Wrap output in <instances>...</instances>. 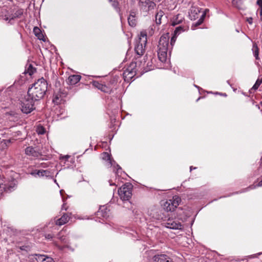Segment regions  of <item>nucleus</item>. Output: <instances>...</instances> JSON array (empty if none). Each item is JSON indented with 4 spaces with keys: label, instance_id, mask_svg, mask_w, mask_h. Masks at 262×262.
<instances>
[{
    "label": "nucleus",
    "instance_id": "obj_1",
    "mask_svg": "<svg viewBox=\"0 0 262 262\" xmlns=\"http://www.w3.org/2000/svg\"><path fill=\"white\" fill-rule=\"evenodd\" d=\"M47 82L43 78L38 79L29 88V96L37 101L42 99L47 91Z\"/></svg>",
    "mask_w": 262,
    "mask_h": 262
},
{
    "label": "nucleus",
    "instance_id": "obj_2",
    "mask_svg": "<svg viewBox=\"0 0 262 262\" xmlns=\"http://www.w3.org/2000/svg\"><path fill=\"white\" fill-rule=\"evenodd\" d=\"M169 35L168 33L162 35L158 46V56L162 62H165L167 58V51L169 48Z\"/></svg>",
    "mask_w": 262,
    "mask_h": 262
},
{
    "label": "nucleus",
    "instance_id": "obj_3",
    "mask_svg": "<svg viewBox=\"0 0 262 262\" xmlns=\"http://www.w3.org/2000/svg\"><path fill=\"white\" fill-rule=\"evenodd\" d=\"M138 62V61L132 62L124 70L123 75L125 81L132 79L136 75L137 71L141 67V64Z\"/></svg>",
    "mask_w": 262,
    "mask_h": 262
},
{
    "label": "nucleus",
    "instance_id": "obj_4",
    "mask_svg": "<svg viewBox=\"0 0 262 262\" xmlns=\"http://www.w3.org/2000/svg\"><path fill=\"white\" fill-rule=\"evenodd\" d=\"M36 100L32 99L31 96H29V94L25 97L21 101V110L25 114L31 113L35 109L34 102Z\"/></svg>",
    "mask_w": 262,
    "mask_h": 262
},
{
    "label": "nucleus",
    "instance_id": "obj_5",
    "mask_svg": "<svg viewBox=\"0 0 262 262\" xmlns=\"http://www.w3.org/2000/svg\"><path fill=\"white\" fill-rule=\"evenodd\" d=\"M133 185L127 183L123 185L118 190V194L123 201L129 200L132 195Z\"/></svg>",
    "mask_w": 262,
    "mask_h": 262
},
{
    "label": "nucleus",
    "instance_id": "obj_6",
    "mask_svg": "<svg viewBox=\"0 0 262 262\" xmlns=\"http://www.w3.org/2000/svg\"><path fill=\"white\" fill-rule=\"evenodd\" d=\"M181 199L177 196H174L172 199L166 201L163 205V208L166 211H173L179 206Z\"/></svg>",
    "mask_w": 262,
    "mask_h": 262
},
{
    "label": "nucleus",
    "instance_id": "obj_7",
    "mask_svg": "<svg viewBox=\"0 0 262 262\" xmlns=\"http://www.w3.org/2000/svg\"><path fill=\"white\" fill-rule=\"evenodd\" d=\"M189 29V27L184 23L182 25L176 28L174 31L173 36L171 38L170 45L171 46L174 43L176 38L181 33L187 31Z\"/></svg>",
    "mask_w": 262,
    "mask_h": 262
},
{
    "label": "nucleus",
    "instance_id": "obj_8",
    "mask_svg": "<svg viewBox=\"0 0 262 262\" xmlns=\"http://www.w3.org/2000/svg\"><path fill=\"white\" fill-rule=\"evenodd\" d=\"M166 227L172 229H181L182 225L178 221L168 219L166 223Z\"/></svg>",
    "mask_w": 262,
    "mask_h": 262
},
{
    "label": "nucleus",
    "instance_id": "obj_9",
    "mask_svg": "<svg viewBox=\"0 0 262 262\" xmlns=\"http://www.w3.org/2000/svg\"><path fill=\"white\" fill-rule=\"evenodd\" d=\"M25 154L29 156L34 158H38L41 156V154L39 151H37L32 146H29L25 149Z\"/></svg>",
    "mask_w": 262,
    "mask_h": 262
},
{
    "label": "nucleus",
    "instance_id": "obj_10",
    "mask_svg": "<svg viewBox=\"0 0 262 262\" xmlns=\"http://www.w3.org/2000/svg\"><path fill=\"white\" fill-rule=\"evenodd\" d=\"M146 43H142L141 41H138L135 45V50L139 57L144 53V48Z\"/></svg>",
    "mask_w": 262,
    "mask_h": 262
},
{
    "label": "nucleus",
    "instance_id": "obj_11",
    "mask_svg": "<svg viewBox=\"0 0 262 262\" xmlns=\"http://www.w3.org/2000/svg\"><path fill=\"white\" fill-rule=\"evenodd\" d=\"M184 20V17L182 14H178L174 16L171 20V25L175 26L177 25L182 24Z\"/></svg>",
    "mask_w": 262,
    "mask_h": 262
},
{
    "label": "nucleus",
    "instance_id": "obj_12",
    "mask_svg": "<svg viewBox=\"0 0 262 262\" xmlns=\"http://www.w3.org/2000/svg\"><path fill=\"white\" fill-rule=\"evenodd\" d=\"M70 219V216L68 213H64L60 219L56 221L55 224L59 226L63 225L68 222Z\"/></svg>",
    "mask_w": 262,
    "mask_h": 262
},
{
    "label": "nucleus",
    "instance_id": "obj_13",
    "mask_svg": "<svg viewBox=\"0 0 262 262\" xmlns=\"http://www.w3.org/2000/svg\"><path fill=\"white\" fill-rule=\"evenodd\" d=\"M23 14V10L22 9H19L13 14L10 15L9 16H5L4 19L6 21L8 20L10 21L11 20H13L15 18H19Z\"/></svg>",
    "mask_w": 262,
    "mask_h": 262
},
{
    "label": "nucleus",
    "instance_id": "obj_14",
    "mask_svg": "<svg viewBox=\"0 0 262 262\" xmlns=\"http://www.w3.org/2000/svg\"><path fill=\"white\" fill-rule=\"evenodd\" d=\"M80 79L81 76L80 75H71L68 77L67 82L71 85H74L80 81Z\"/></svg>",
    "mask_w": 262,
    "mask_h": 262
},
{
    "label": "nucleus",
    "instance_id": "obj_15",
    "mask_svg": "<svg viewBox=\"0 0 262 262\" xmlns=\"http://www.w3.org/2000/svg\"><path fill=\"white\" fill-rule=\"evenodd\" d=\"M155 262H172L169 257L166 255H159L155 256Z\"/></svg>",
    "mask_w": 262,
    "mask_h": 262
},
{
    "label": "nucleus",
    "instance_id": "obj_16",
    "mask_svg": "<svg viewBox=\"0 0 262 262\" xmlns=\"http://www.w3.org/2000/svg\"><path fill=\"white\" fill-rule=\"evenodd\" d=\"M128 23L131 27H135L136 25V13L132 11L128 17Z\"/></svg>",
    "mask_w": 262,
    "mask_h": 262
},
{
    "label": "nucleus",
    "instance_id": "obj_17",
    "mask_svg": "<svg viewBox=\"0 0 262 262\" xmlns=\"http://www.w3.org/2000/svg\"><path fill=\"white\" fill-rule=\"evenodd\" d=\"M138 40L141 41L142 43H146L147 33L145 31H142L140 32Z\"/></svg>",
    "mask_w": 262,
    "mask_h": 262
},
{
    "label": "nucleus",
    "instance_id": "obj_18",
    "mask_svg": "<svg viewBox=\"0 0 262 262\" xmlns=\"http://www.w3.org/2000/svg\"><path fill=\"white\" fill-rule=\"evenodd\" d=\"M33 32L36 36L40 40H43V35L40 29L37 27H35L33 29Z\"/></svg>",
    "mask_w": 262,
    "mask_h": 262
},
{
    "label": "nucleus",
    "instance_id": "obj_19",
    "mask_svg": "<svg viewBox=\"0 0 262 262\" xmlns=\"http://www.w3.org/2000/svg\"><path fill=\"white\" fill-rule=\"evenodd\" d=\"M164 12L163 11L160 10L158 11L155 16L156 18V22L157 24L160 25L162 23V18L164 16Z\"/></svg>",
    "mask_w": 262,
    "mask_h": 262
},
{
    "label": "nucleus",
    "instance_id": "obj_20",
    "mask_svg": "<svg viewBox=\"0 0 262 262\" xmlns=\"http://www.w3.org/2000/svg\"><path fill=\"white\" fill-rule=\"evenodd\" d=\"M66 96V94L63 93H56L54 95L53 101L55 103H59L62 98Z\"/></svg>",
    "mask_w": 262,
    "mask_h": 262
},
{
    "label": "nucleus",
    "instance_id": "obj_21",
    "mask_svg": "<svg viewBox=\"0 0 262 262\" xmlns=\"http://www.w3.org/2000/svg\"><path fill=\"white\" fill-rule=\"evenodd\" d=\"M198 12H200L198 9H192L190 10V13L189 14L190 17L191 19H195L196 18H198V16H196L198 15Z\"/></svg>",
    "mask_w": 262,
    "mask_h": 262
},
{
    "label": "nucleus",
    "instance_id": "obj_22",
    "mask_svg": "<svg viewBox=\"0 0 262 262\" xmlns=\"http://www.w3.org/2000/svg\"><path fill=\"white\" fill-rule=\"evenodd\" d=\"M252 50L253 51V55L255 57L256 59H259V49L255 43H253Z\"/></svg>",
    "mask_w": 262,
    "mask_h": 262
},
{
    "label": "nucleus",
    "instance_id": "obj_23",
    "mask_svg": "<svg viewBox=\"0 0 262 262\" xmlns=\"http://www.w3.org/2000/svg\"><path fill=\"white\" fill-rule=\"evenodd\" d=\"M101 157L103 160L107 161L110 165L112 166L113 165L112 162L111 160V156L107 152H103L102 154Z\"/></svg>",
    "mask_w": 262,
    "mask_h": 262
},
{
    "label": "nucleus",
    "instance_id": "obj_24",
    "mask_svg": "<svg viewBox=\"0 0 262 262\" xmlns=\"http://www.w3.org/2000/svg\"><path fill=\"white\" fill-rule=\"evenodd\" d=\"M262 83V79H258L255 82V84L253 86V87L251 89V91H256L257 90L259 85Z\"/></svg>",
    "mask_w": 262,
    "mask_h": 262
},
{
    "label": "nucleus",
    "instance_id": "obj_25",
    "mask_svg": "<svg viewBox=\"0 0 262 262\" xmlns=\"http://www.w3.org/2000/svg\"><path fill=\"white\" fill-rule=\"evenodd\" d=\"M232 5L237 8H240L242 5V0H232Z\"/></svg>",
    "mask_w": 262,
    "mask_h": 262
},
{
    "label": "nucleus",
    "instance_id": "obj_26",
    "mask_svg": "<svg viewBox=\"0 0 262 262\" xmlns=\"http://www.w3.org/2000/svg\"><path fill=\"white\" fill-rule=\"evenodd\" d=\"M49 172L48 170H39L37 171L36 174L39 177H43L44 176H47V174H49Z\"/></svg>",
    "mask_w": 262,
    "mask_h": 262
},
{
    "label": "nucleus",
    "instance_id": "obj_27",
    "mask_svg": "<svg viewBox=\"0 0 262 262\" xmlns=\"http://www.w3.org/2000/svg\"><path fill=\"white\" fill-rule=\"evenodd\" d=\"M35 72V69H34L33 66L31 64L29 65L27 73L29 74V75H32Z\"/></svg>",
    "mask_w": 262,
    "mask_h": 262
},
{
    "label": "nucleus",
    "instance_id": "obj_28",
    "mask_svg": "<svg viewBox=\"0 0 262 262\" xmlns=\"http://www.w3.org/2000/svg\"><path fill=\"white\" fill-rule=\"evenodd\" d=\"M44 255L37 254H36V258L37 259V262H43L46 257Z\"/></svg>",
    "mask_w": 262,
    "mask_h": 262
},
{
    "label": "nucleus",
    "instance_id": "obj_29",
    "mask_svg": "<svg viewBox=\"0 0 262 262\" xmlns=\"http://www.w3.org/2000/svg\"><path fill=\"white\" fill-rule=\"evenodd\" d=\"M204 17H205V14L203 13L201 15L200 19L197 21L196 23H195V24H194V26L195 27H196V26L200 25L203 23Z\"/></svg>",
    "mask_w": 262,
    "mask_h": 262
},
{
    "label": "nucleus",
    "instance_id": "obj_30",
    "mask_svg": "<svg viewBox=\"0 0 262 262\" xmlns=\"http://www.w3.org/2000/svg\"><path fill=\"white\" fill-rule=\"evenodd\" d=\"M29 262H37L36 254L29 256Z\"/></svg>",
    "mask_w": 262,
    "mask_h": 262
},
{
    "label": "nucleus",
    "instance_id": "obj_31",
    "mask_svg": "<svg viewBox=\"0 0 262 262\" xmlns=\"http://www.w3.org/2000/svg\"><path fill=\"white\" fill-rule=\"evenodd\" d=\"M97 215H101L103 217H107L108 216V215L107 214V213L106 211H105L104 212V213H103L102 210H99L97 213Z\"/></svg>",
    "mask_w": 262,
    "mask_h": 262
},
{
    "label": "nucleus",
    "instance_id": "obj_32",
    "mask_svg": "<svg viewBox=\"0 0 262 262\" xmlns=\"http://www.w3.org/2000/svg\"><path fill=\"white\" fill-rule=\"evenodd\" d=\"M101 88V90L105 93H108L110 91V89L105 85L102 84V86Z\"/></svg>",
    "mask_w": 262,
    "mask_h": 262
},
{
    "label": "nucleus",
    "instance_id": "obj_33",
    "mask_svg": "<svg viewBox=\"0 0 262 262\" xmlns=\"http://www.w3.org/2000/svg\"><path fill=\"white\" fill-rule=\"evenodd\" d=\"M37 131L39 134L42 135L45 133V129L43 127L41 126V127H38Z\"/></svg>",
    "mask_w": 262,
    "mask_h": 262
},
{
    "label": "nucleus",
    "instance_id": "obj_34",
    "mask_svg": "<svg viewBox=\"0 0 262 262\" xmlns=\"http://www.w3.org/2000/svg\"><path fill=\"white\" fill-rule=\"evenodd\" d=\"M93 85H94L95 87L97 88L98 89H99V90H101V87H102V84L100 83H99V82H97V81H94V82H93Z\"/></svg>",
    "mask_w": 262,
    "mask_h": 262
},
{
    "label": "nucleus",
    "instance_id": "obj_35",
    "mask_svg": "<svg viewBox=\"0 0 262 262\" xmlns=\"http://www.w3.org/2000/svg\"><path fill=\"white\" fill-rule=\"evenodd\" d=\"M110 2L112 3V5L114 8H117L118 6V3L116 0H108Z\"/></svg>",
    "mask_w": 262,
    "mask_h": 262
},
{
    "label": "nucleus",
    "instance_id": "obj_36",
    "mask_svg": "<svg viewBox=\"0 0 262 262\" xmlns=\"http://www.w3.org/2000/svg\"><path fill=\"white\" fill-rule=\"evenodd\" d=\"M43 262H54V260L49 257H46Z\"/></svg>",
    "mask_w": 262,
    "mask_h": 262
},
{
    "label": "nucleus",
    "instance_id": "obj_37",
    "mask_svg": "<svg viewBox=\"0 0 262 262\" xmlns=\"http://www.w3.org/2000/svg\"><path fill=\"white\" fill-rule=\"evenodd\" d=\"M45 236L46 238L48 239H51L53 237V235L51 234H46Z\"/></svg>",
    "mask_w": 262,
    "mask_h": 262
},
{
    "label": "nucleus",
    "instance_id": "obj_38",
    "mask_svg": "<svg viewBox=\"0 0 262 262\" xmlns=\"http://www.w3.org/2000/svg\"><path fill=\"white\" fill-rule=\"evenodd\" d=\"M256 186H257V187L262 186V180L260 181H259L256 185L254 186V187H252V186H251V187H252V188H255Z\"/></svg>",
    "mask_w": 262,
    "mask_h": 262
},
{
    "label": "nucleus",
    "instance_id": "obj_39",
    "mask_svg": "<svg viewBox=\"0 0 262 262\" xmlns=\"http://www.w3.org/2000/svg\"><path fill=\"white\" fill-rule=\"evenodd\" d=\"M247 21L250 24H252L253 22V19L252 17L247 18Z\"/></svg>",
    "mask_w": 262,
    "mask_h": 262
},
{
    "label": "nucleus",
    "instance_id": "obj_40",
    "mask_svg": "<svg viewBox=\"0 0 262 262\" xmlns=\"http://www.w3.org/2000/svg\"><path fill=\"white\" fill-rule=\"evenodd\" d=\"M257 3L258 5L261 6L262 5V0H258L257 2Z\"/></svg>",
    "mask_w": 262,
    "mask_h": 262
},
{
    "label": "nucleus",
    "instance_id": "obj_41",
    "mask_svg": "<svg viewBox=\"0 0 262 262\" xmlns=\"http://www.w3.org/2000/svg\"><path fill=\"white\" fill-rule=\"evenodd\" d=\"M117 166L118 167V168L117 169V172H118L119 170L121 169V167L118 165H117Z\"/></svg>",
    "mask_w": 262,
    "mask_h": 262
},
{
    "label": "nucleus",
    "instance_id": "obj_42",
    "mask_svg": "<svg viewBox=\"0 0 262 262\" xmlns=\"http://www.w3.org/2000/svg\"><path fill=\"white\" fill-rule=\"evenodd\" d=\"M64 209L66 210H67V208H65V207H64V204H63V205H62V209Z\"/></svg>",
    "mask_w": 262,
    "mask_h": 262
},
{
    "label": "nucleus",
    "instance_id": "obj_43",
    "mask_svg": "<svg viewBox=\"0 0 262 262\" xmlns=\"http://www.w3.org/2000/svg\"><path fill=\"white\" fill-rule=\"evenodd\" d=\"M192 169H193L192 166H191V167H190V171H191Z\"/></svg>",
    "mask_w": 262,
    "mask_h": 262
},
{
    "label": "nucleus",
    "instance_id": "obj_44",
    "mask_svg": "<svg viewBox=\"0 0 262 262\" xmlns=\"http://www.w3.org/2000/svg\"><path fill=\"white\" fill-rule=\"evenodd\" d=\"M110 185H115V184H111V183H110Z\"/></svg>",
    "mask_w": 262,
    "mask_h": 262
},
{
    "label": "nucleus",
    "instance_id": "obj_45",
    "mask_svg": "<svg viewBox=\"0 0 262 262\" xmlns=\"http://www.w3.org/2000/svg\"><path fill=\"white\" fill-rule=\"evenodd\" d=\"M20 249L21 250H24V248H22V247H20Z\"/></svg>",
    "mask_w": 262,
    "mask_h": 262
},
{
    "label": "nucleus",
    "instance_id": "obj_46",
    "mask_svg": "<svg viewBox=\"0 0 262 262\" xmlns=\"http://www.w3.org/2000/svg\"><path fill=\"white\" fill-rule=\"evenodd\" d=\"M69 157V156H66V158H68Z\"/></svg>",
    "mask_w": 262,
    "mask_h": 262
}]
</instances>
